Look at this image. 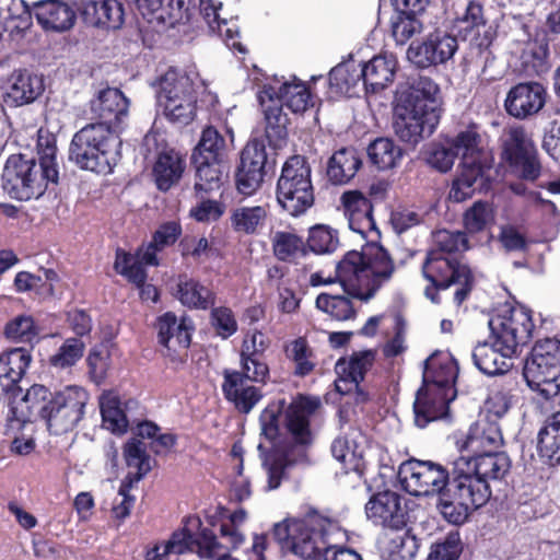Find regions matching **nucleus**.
Here are the masks:
<instances>
[{
	"instance_id": "f257e3e1",
	"label": "nucleus",
	"mask_w": 560,
	"mask_h": 560,
	"mask_svg": "<svg viewBox=\"0 0 560 560\" xmlns=\"http://www.w3.org/2000/svg\"><path fill=\"white\" fill-rule=\"evenodd\" d=\"M319 407V398L300 395L288 406L284 399H279L270 402L261 411L259 416L261 435L273 443L280 436L284 412L283 428L294 444L293 448L285 450L273 445L267 448L262 443L258 444L261 467L267 476L266 490L278 489L282 481L289 478L293 466L308 462L306 447L313 443L310 419Z\"/></svg>"
},
{
	"instance_id": "f03ea898",
	"label": "nucleus",
	"mask_w": 560,
	"mask_h": 560,
	"mask_svg": "<svg viewBox=\"0 0 560 560\" xmlns=\"http://www.w3.org/2000/svg\"><path fill=\"white\" fill-rule=\"evenodd\" d=\"M89 398L81 386L68 385L50 392L44 385L34 384L18 405H11V418L22 424L44 420L50 433L60 435L73 430L83 419Z\"/></svg>"
},
{
	"instance_id": "7ed1b4c3",
	"label": "nucleus",
	"mask_w": 560,
	"mask_h": 560,
	"mask_svg": "<svg viewBox=\"0 0 560 560\" xmlns=\"http://www.w3.org/2000/svg\"><path fill=\"white\" fill-rule=\"evenodd\" d=\"M440 118V88L431 78H411L397 90L393 129L400 141L416 147L434 132Z\"/></svg>"
},
{
	"instance_id": "20e7f679",
	"label": "nucleus",
	"mask_w": 560,
	"mask_h": 560,
	"mask_svg": "<svg viewBox=\"0 0 560 560\" xmlns=\"http://www.w3.org/2000/svg\"><path fill=\"white\" fill-rule=\"evenodd\" d=\"M396 271L388 250L376 241L366 242L361 252L349 250L336 265L343 292L361 302H369L387 284Z\"/></svg>"
},
{
	"instance_id": "39448f33",
	"label": "nucleus",
	"mask_w": 560,
	"mask_h": 560,
	"mask_svg": "<svg viewBox=\"0 0 560 560\" xmlns=\"http://www.w3.org/2000/svg\"><path fill=\"white\" fill-rule=\"evenodd\" d=\"M55 141H38V161L24 154H12L5 162L2 183L4 190L18 200L39 198L49 183H58Z\"/></svg>"
},
{
	"instance_id": "423d86ee",
	"label": "nucleus",
	"mask_w": 560,
	"mask_h": 560,
	"mask_svg": "<svg viewBox=\"0 0 560 560\" xmlns=\"http://www.w3.org/2000/svg\"><path fill=\"white\" fill-rule=\"evenodd\" d=\"M491 487L482 477H477L460 456L450 464V480L442 492V503H436L442 516L451 524H464L471 512L483 506L491 498Z\"/></svg>"
},
{
	"instance_id": "0eeeda50",
	"label": "nucleus",
	"mask_w": 560,
	"mask_h": 560,
	"mask_svg": "<svg viewBox=\"0 0 560 560\" xmlns=\"http://www.w3.org/2000/svg\"><path fill=\"white\" fill-rule=\"evenodd\" d=\"M332 526L329 518L316 511L301 518H285L272 527V537L283 552L303 560H318L329 549L327 536Z\"/></svg>"
},
{
	"instance_id": "6e6552de",
	"label": "nucleus",
	"mask_w": 560,
	"mask_h": 560,
	"mask_svg": "<svg viewBox=\"0 0 560 560\" xmlns=\"http://www.w3.org/2000/svg\"><path fill=\"white\" fill-rule=\"evenodd\" d=\"M118 133L103 125L88 124L78 130L69 147V160L78 167L109 174L120 158Z\"/></svg>"
},
{
	"instance_id": "1a4fd4ad",
	"label": "nucleus",
	"mask_w": 560,
	"mask_h": 560,
	"mask_svg": "<svg viewBox=\"0 0 560 560\" xmlns=\"http://www.w3.org/2000/svg\"><path fill=\"white\" fill-rule=\"evenodd\" d=\"M311 166L301 155L289 158L277 183L279 206L292 217L304 214L314 203Z\"/></svg>"
},
{
	"instance_id": "9d476101",
	"label": "nucleus",
	"mask_w": 560,
	"mask_h": 560,
	"mask_svg": "<svg viewBox=\"0 0 560 560\" xmlns=\"http://www.w3.org/2000/svg\"><path fill=\"white\" fill-rule=\"evenodd\" d=\"M523 375L528 387L544 399L556 398V382L560 377V339L546 338L537 341L526 359Z\"/></svg>"
},
{
	"instance_id": "9b49d317",
	"label": "nucleus",
	"mask_w": 560,
	"mask_h": 560,
	"mask_svg": "<svg viewBox=\"0 0 560 560\" xmlns=\"http://www.w3.org/2000/svg\"><path fill=\"white\" fill-rule=\"evenodd\" d=\"M161 546L178 557L186 551H196L200 558L231 560L230 548L220 542L210 528L202 527L198 516L187 517L184 527Z\"/></svg>"
},
{
	"instance_id": "f8f14e48",
	"label": "nucleus",
	"mask_w": 560,
	"mask_h": 560,
	"mask_svg": "<svg viewBox=\"0 0 560 560\" xmlns=\"http://www.w3.org/2000/svg\"><path fill=\"white\" fill-rule=\"evenodd\" d=\"M422 277L436 288H450L457 284L454 302L460 305L472 290L474 277L470 269L456 259L440 252H428L421 265Z\"/></svg>"
},
{
	"instance_id": "ddd939ff",
	"label": "nucleus",
	"mask_w": 560,
	"mask_h": 560,
	"mask_svg": "<svg viewBox=\"0 0 560 560\" xmlns=\"http://www.w3.org/2000/svg\"><path fill=\"white\" fill-rule=\"evenodd\" d=\"M402 488L415 497L438 495L442 503V492L446 491L450 480V467L431 460L409 459L398 469Z\"/></svg>"
},
{
	"instance_id": "4468645a",
	"label": "nucleus",
	"mask_w": 560,
	"mask_h": 560,
	"mask_svg": "<svg viewBox=\"0 0 560 560\" xmlns=\"http://www.w3.org/2000/svg\"><path fill=\"white\" fill-rule=\"evenodd\" d=\"M534 327L529 311L523 307L512 308L508 314L495 315L489 319L495 345L511 355H515L518 348L528 343Z\"/></svg>"
},
{
	"instance_id": "2eb2a0df",
	"label": "nucleus",
	"mask_w": 560,
	"mask_h": 560,
	"mask_svg": "<svg viewBox=\"0 0 560 560\" xmlns=\"http://www.w3.org/2000/svg\"><path fill=\"white\" fill-rule=\"evenodd\" d=\"M503 154L523 179L534 182L540 176L538 151L524 127L513 126L505 130Z\"/></svg>"
},
{
	"instance_id": "dca6fc26",
	"label": "nucleus",
	"mask_w": 560,
	"mask_h": 560,
	"mask_svg": "<svg viewBox=\"0 0 560 560\" xmlns=\"http://www.w3.org/2000/svg\"><path fill=\"white\" fill-rule=\"evenodd\" d=\"M124 457L129 468H136V472L129 471L122 479L118 494L122 498L121 502L113 506L115 518L124 521L129 516L135 503V498L130 495V489L139 482L152 469L151 457L145 453L144 445L137 439L128 441L124 446Z\"/></svg>"
},
{
	"instance_id": "f3484780",
	"label": "nucleus",
	"mask_w": 560,
	"mask_h": 560,
	"mask_svg": "<svg viewBox=\"0 0 560 560\" xmlns=\"http://www.w3.org/2000/svg\"><path fill=\"white\" fill-rule=\"evenodd\" d=\"M268 164L264 141L250 140L242 151L241 163L235 174L237 190L245 196L253 195L261 186Z\"/></svg>"
},
{
	"instance_id": "a211bd4d",
	"label": "nucleus",
	"mask_w": 560,
	"mask_h": 560,
	"mask_svg": "<svg viewBox=\"0 0 560 560\" xmlns=\"http://www.w3.org/2000/svg\"><path fill=\"white\" fill-rule=\"evenodd\" d=\"M458 49L457 38L443 31L429 34L424 40L412 43L407 50V58L417 68L427 69L445 63Z\"/></svg>"
},
{
	"instance_id": "6ab92c4d",
	"label": "nucleus",
	"mask_w": 560,
	"mask_h": 560,
	"mask_svg": "<svg viewBox=\"0 0 560 560\" xmlns=\"http://www.w3.org/2000/svg\"><path fill=\"white\" fill-rule=\"evenodd\" d=\"M90 112L95 125L109 127L118 133L129 116V100L117 88H103L90 101Z\"/></svg>"
},
{
	"instance_id": "aec40b11",
	"label": "nucleus",
	"mask_w": 560,
	"mask_h": 560,
	"mask_svg": "<svg viewBox=\"0 0 560 560\" xmlns=\"http://www.w3.org/2000/svg\"><path fill=\"white\" fill-rule=\"evenodd\" d=\"M365 514L373 524L390 529H401L407 524L406 499L385 490L373 494L365 504Z\"/></svg>"
},
{
	"instance_id": "412c9836",
	"label": "nucleus",
	"mask_w": 560,
	"mask_h": 560,
	"mask_svg": "<svg viewBox=\"0 0 560 560\" xmlns=\"http://www.w3.org/2000/svg\"><path fill=\"white\" fill-rule=\"evenodd\" d=\"M158 334V342L163 347V354L171 360L185 351L191 342V334L195 330L192 320L183 316L178 318L173 312H166L156 318L154 324Z\"/></svg>"
},
{
	"instance_id": "4be33fe9",
	"label": "nucleus",
	"mask_w": 560,
	"mask_h": 560,
	"mask_svg": "<svg viewBox=\"0 0 560 560\" xmlns=\"http://www.w3.org/2000/svg\"><path fill=\"white\" fill-rule=\"evenodd\" d=\"M257 97L264 115L265 137L271 148L280 149L287 144L289 125L281 98H277L272 85H265Z\"/></svg>"
},
{
	"instance_id": "5701e85b",
	"label": "nucleus",
	"mask_w": 560,
	"mask_h": 560,
	"mask_svg": "<svg viewBox=\"0 0 560 560\" xmlns=\"http://www.w3.org/2000/svg\"><path fill=\"white\" fill-rule=\"evenodd\" d=\"M394 14L390 18L392 35L398 45L406 44L413 35L422 32V15L430 0H392Z\"/></svg>"
},
{
	"instance_id": "b1692460",
	"label": "nucleus",
	"mask_w": 560,
	"mask_h": 560,
	"mask_svg": "<svg viewBox=\"0 0 560 560\" xmlns=\"http://www.w3.org/2000/svg\"><path fill=\"white\" fill-rule=\"evenodd\" d=\"M221 384L222 394L240 413L248 415L262 399L264 393L260 387L250 383L238 370L224 369Z\"/></svg>"
},
{
	"instance_id": "393cba45",
	"label": "nucleus",
	"mask_w": 560,
	"mask_h": 560,
	"mask_svg": "<svg viewBox=\"0 0 560 560\" xmlns=\"http://www.w3.org/2000/svg\"><path fill=\"white\" fill-rule=\"evenodd\" d=\"M546 89L538 82L518 83L511 88L504 101L506 113L517 119L538 114L545 106Z\"/></svg>"
},
{
	"instance_id": "a878e982",
	"label": "nucleus",
	"mask_w": 560,
	"mask_h": 560,
	"mask_svg": "<svg viewBox=\"0 0 560 560\" xmlns=\"http://www.w3.org/2000/svg\"><path fill=\"white\" fill-rule=\"evenodd\" d=\"M457 373L458 368L455 360L448 353L438 351L424 361L422 386L455 397L454 384Z\"/></svg>"
},
{
	"instance_id": "bb28decb",
	"label": "nucleus",
	"mask_w": 560,
	"mask_h": 560,
	"mask_svg": "<svg viewBox=\"0 0 560 560\" xmlns=\"http://www.w3.org/2000/svg\"><path fill=\"white\" fill-rule=\"evenodd\" d=\"M375 361V351L363 350L353 352L349 359L340 358L335 364L338 378L335 388L341 395H348L360 384Z\"/></svg>"
},
{
	"instance_id": "cd10ccee",
	"label": "nucleus",
	"mask_w": 560,
	"mask_h": 560,
	"mask_svg": "<svg viewBox=\"0 0 560 560\" xmlns=\"http://www.w3.org/2000/svg\"><path fill=\"white\" fill-rule=\"evenodd\" d=\"M341 201L350 230L362 237H366L368 233L380 235L373 219V206L369 198L362 192L353 190L343 192Z\"/></svg>"
},
{
	"instance_id": "c85d7f7f",
	"label": "nucleus",
	"mask_w": 560,
	"mask_h": 560,
	"mask_svg": "<svg viewBox=\"0 0 560 560\" xmlns=\"http://www.w3.org/2000/svg\"><path fill=\"white\" fill-rule=\"evenodd\" d=\"M44 92L42 77L26 70L14 71L7 84L3 103L8 107H20L35 102Z\"/></svg>"
},
{
	"instance_id": "c756f323",
	"label": "nucleus",
	"mask_w": 560,
	"mask_h": 560,
	"mask_svg": "<svg viewBox=\"0 0 560 560\" xmlns=\"http://www.w3.org/2000/svg\"><path fill=\"white\" fill-rule=\"evenodd\" d=\"M79 9L94 26L118 30L125 21L124 7L118 0H79Z\"/></svg>"
},
{
	"instance_id": "7c9ffc66",
	"label": "nucleus",
	"mask_w": 560,
	"mask_h": 560,
	"mask_svg": "<svg viewBox=\"0 0 560 560\" xmlns=\"http://www.w3.org/2000/svg\"><path fill=\"white\" fill-rule=\"evenodd\" d=\"M454 398L452 395L431 390L425 386L419 388L413 404L416 425L425 428L430 422L446 417L448 404Z\"/></svg>"
},
{
	"instance_id": "2f4dec72",
	"label": "nucleus",
	"mask_w": 560,
	"mask_h": 560,
	"mask_svg": "<svg viewBox=\"0 0 560 560\" xmlns=\"http://www.w3.org/2000/svg\"><path fill=\"white\" fill-rule=\"evenodd\" d=\"M397 69V60L393 55L374 56L368 62L360 63L362 85L368 93H377L386 89L393 81Z\"/></svg>"
},
{
	"instance_id": "473e14b6",
	"label": "nucleus",
	"mask_w": 560,
	"mask_h": 560,
	"mask_svg": "<svg viewBox=\"0 0 560 560\" xmlns=\"http://www.w3.org/2000/svg\"><path fill=\"white\" fill-rule=\"evenodd\" d=\"M454 28L462 39L495 36V27L486 15L483 5L477 0H470L464 13L456 19Z\"/></svg>"
},
{
	"instance_id": "72a5a7b5",
	"label": "nucleus",
	"mask_w": 560,
	"mask_h": 560,
	"mask_svg": "<svg viewBox=\"0 0 560 560\" xmlns=\"http://www.w3.org/2000/svg\"><path fill=\"white\" fill-rule=\"evenodd\" d=\"M175 298L190 310L206 311L215 304V293L199 280L179 275L176 282Z\"/></svg>"
},
{
	"instance_id": "f704fd0d",
	"label": "nucleus",
	"mask_w": 560,
	"mask_h": 560,
	"mask_svg": "<svg viewBox=\"0 0 560 560\" xmlns=\"http://www.w3.org/2000/svg\"><path fill=\"white\" fill-rule=\"evenodd\" d=\"M502 443L503 438L498 422L486 417L470 427L464 448L470 454L482 453L498 451Z\"/></svg>"
},
{
	"instance_id": "c9c22d12",
	"label": "nucleus",
	"mask_w": 560,
	"mask_h": 560,
	"mask_svg": "<svg viewBox=\"0 0 560 560\" xmlns=\"http://www.w3.org/2000/svg\"><path fill=\"white\" fill-rule=\"evenodd\" d=\"M34 5L35 16L38 23L47 31H67L75 21L74 11L66 2L59 0H43L36 2Z\"/></svg>"
},
{
	"instance_id": "e433bc0d",
	"label": "nucleus",
	"mask_w": 560,
	"mask_h": 560,
	"mask_svg": "<svg viewBox=\"0 0 560 560\" xmlns=\"http://www.w3.org/2000/svg\"><path fill=\"white\" fill-rule=\"evenodd\" d=\"M471 471L477 477H482L487 483L491 480H501L511 468V460L506 453L500 451H487L472 453L466 457Z\"/></svg>"
},
{
	"instance_id": "4c0bfd02",
	"label": "nucleus",
	"mask_w": 560,
	"mask_h": 560,
	"mask_svg": "<svg viewBox=\"0 0 560 560\" xmlns=\"http://www.w3.org/2000/svg\"><path fill=\"white\" fill-rule=\"evenodd\" d=\"M537 452L544 463H560V410L548 416L537 434Z\"/></svg>"
},
{
	"instance_id": "58836bf2",
	"label": "nucleus",
	"mask_w": 560,
	"mask_h": 560,
	"mask_svg": "<svg viewBox=\"0 0 560 560\" xmlns=\"http://www.w3.org/2000/svg\"><path fill=\"white\" fill-rule=\"evenodd\" d=\"M471 357L477 369L486 375L504 374L512 366L510 361L513 355L501 351V347L495 342L492 345L487 341L478 343Z\"/></svg>"
},
{
	"instance_id": "ea45409f",
	"label": "nucleus",
	"mask_w": 560,
	"mask_h": 560,
	"mask_svg": "<svg viewBox=\"0 0 560 560\" xmlns=\"http://www.w3.org/2000/svg\"><path fill=\"white\" fill-rule=\"evenodd\" d=\"M137 406V401L128 400L124 408L118 397L113 395H103L100 398V409L102 416V425L114 434H124L129 427L127 411Z\"/></svg>"
},
{
	"instance_id": "a19ab883",
	"label": "nucleus",
	"mask_w": 560,
	"mask_h": 560,
	"mask_svg": "<svg viewBox=\"0 0 560 560\" xmlns=\"http://www.w3.org/2000/svg\"><path fill=\"white\" fill-rule=\"evenodd\" d=\"M360 166L361 160L355 150L343 148L330 156L326 174L334 185H343L354 177Z\"/></svg>"
},
{
	"instance_id": "79ce46f5",
	"label": "nucleus",
	"mask_w": 560,
	"mask_h": 560,
	"mask_svg": "<svg viewBox=\"0 0 560 560\" xmlns=\"http://www.w3.org/2000/svg\"><path fill=\"white\" fill-rule=\"evenodd\" d=\"M184 172V161L179 153L174 150H166L159 154L153 166V176L158 188L167 191L176 184Z\"/></svg>"
},
{
	"instance_id": "37998d69",
	"label": "nucleus",
	"mask_w": 560,
	"mask_h": 560,
	"mask_svg": "<svg viewBox=\"0 0 560 560\" xmlns=\"http://www.w3.org/2000/svg\"><path fill=\"white\" fill-rule=\"evenodd\" d=\"M196 170L195 189L197 192H210L220 189L226 174L225 160L191 161Z\"/></svg>"
},
{
	"instance_id": "c03bdc74",
	"label": "nucleus",
	"mask_w": 560,
	"mask_h": 560,
	"mask_svg": "<svg viewBox=\"0 0 560 560\" xmlns=\"http://www.w3.org/2000/svg\"><path fill=\"white\" fill-rule=\"evenodd\" d=\"M197 95L192 78L186 72L170 69L160 80L158 102L179 96Z\"/></svg>"
},
{
	"instance_id": "a18cd8bd",
	"label": "nucleus",
	"mask_w": 560,
	"mask_h": 560,
	"mask_svg": "<svg viewBox=\"0 0 560 560\" xmlns=\"http://www.w3.org/2000/svg\"><path fill=\"white\" fill-rule=\"evenodd\" d=\"M495 36L467 38L468 48L464 56L465 71L475 70L481 74L486 73L488 66H490L494 56L491 50V45Z\"/></svg>"
},
{
	"instance_id": "49530a36",
	"label": "nucleus",
	"mask_w": 560,
	"mask_h": 560,
	"mask_svg": "<svg viewBox=\"0 0 560 560\" xmlns=\"http://www.w3.org/2000/svg\"><path fill=\"white\" fill-rule=\"evenodd\" d=\"M268 212L264 206H241L233 209L231 226L237 233L252 235L265 225Z\"/></svg>"
},
{
	"instance_id": "de8ad7c7",
	"label": "nucleus",
	"mask_w": 560,
	"mask_h": 560,
	"mask_svg": "<svg viewBox=\"0 0 560 560\" xmlns=\"http://www.w3.org/2000/svg\"><path fill=\"white\" fill-rule=\"evenodd\" d=\"M370 162L380 171L397 166L402 158V150L389 138H377L368 147Z\"/></svg>"
},
{
	"instance_id": "09e8293b",
	"label": "nucleus",
	"mask_w": 560,
	"mask_h": 560,
	"mask_svg": "<svg viewBox=\"0 0 560 560\" xmlns=\"http://www.w3.org/2000/svg\"><path fill=\"white\" fill-rule=\"evenodd\" d=\"M226 144L223 136L212 126L205 128L192 151L191 161L225 160Z\"/></svg>"
},
{
	"instance_id": "8fccbe9b",
	"label": "nucleus",
	"mask_w": 560,
	"mask_h": 560,
	"mask_svg": "<svg viewBox=\"0 0 560 560\" xmlns=\"http://www.w3.org/2000/svg\"><path fill=\"white\" fill-rule=\"evenodd\" d=\"M360 72V63L354 61L337 65L329 72L330 89L337 94H354L353 90L362 83Z\"/></svg>"
},
{
	"instance_id": "3c124183",
	"label": "nucleus",
	"mask_w": 560,
	"mask_h": 560,
	"mask_svg": "<svg viewBox=\"0 0 560 560\" xmlns=\"http://www.w3.org/2000/svg\"><path fill=\"white\" fill-rule=\"evenodd\" d=\"M164 116L172 124L186 126L191 122L197 110V95L179 96L171 100L159 101Z\"/></svg>"
},
{
	"instance_id": "603ef678",
	"label": "nucleus",
	"mask_w": 560,
	"mask_h": 560,
	"mask_svg": "<svg viewBox=\"0 0 560 560\" xmlns=\"http://www.w3.org/2000/svg\"><path fill=\"white\" fill-rule=\"evenodd\" d=\"M285 357L294 364L293 374L304 377L316 366L315 355L307 340L299 337L284 347Z\"/></svg>"
},
{
	"instance_id": "864d4df0",
	"label": "nucleus",
	"mask_w": 560,
	"mask_h": 560,
	"mask_svg": "<svg viewBox=\"0 0 560 560\" xmlns=\"http://www.w3.org/2000/svg\"><path fill=\"white\" fill-rule=\"evenodd\" d=\"M273 255L281 261H290L306 254V245L301 236L293 232L277 231L271 236Z\"/></svg>"
},
{
	"instance_id": "5fc2aeb1",
	"label": "nucleus",
	"mask_w": 560,
	"mask_h": 560,
	"mask_svg": "<svg viewBox=\"0 0 560 560\" xmlns=\"http://www.w3.org/2000/svg\"><path fill=\"white\" fill-rule=\"evenodd\" d=\"M347 295L320 293L316 299V307L337 320H350L355 318L357 311Z\"/></svg>"
},
{
	"instance_id": "6e6d98bb",
	"label": "nucleus",
	"mask_w": 560,
	"mask_h": 560,
	"mask_svg": "<svg viewBox=\"0 0 560 560\" xmlns=\"http://www.w3.org/2000/svg\"><path fill=\"white\" fill-rule=\"evenodd\" d=\"M222 9V2L218 0H200V12L213 32H218L221 36H225L226 40H232L229 43L231 47L237 49L241 52H245V48L241 43L234 40V34L237 32H233L232 28L226 27L223 30V26H226V20L220 18L219 11Z\"/></svg>"
},
{
	"instance_id": "4d7b16f0",
	"label": "nucleus",
	"mask_w": 560,
	"mask_h": 560,
	"mask_svg": "<svg viewBox=\"0 0 560 560\" xmlns=\"http://www.w3.org/2000/svg\"><path fill=\"white\" fill-rule=\"evenodd\" d=\"M277 90V98H281L282 107L287 106L293 113H303L312 104V97L306 85L299 82H284Z\"/></svg>"
},
{
	"instance_id": "13d9d810",
	"label": "nucleus",
	"mask_w": 560,
	"mask_h": 560,
	"mask_svg": "<svg viewBox=\"0 0 560 560\" xmlns=\"http://www.w3.org/2000/svg\"><path fill=\"white\" fill-rule=\"evenodd\" d=\"M84 342L79 338H67L57 351L50 355L49 364L57 370H68L74 366L83 357Z\"/></svg>"
},
{
	"instance_id": "bf43d9fd",
	"label": "nucleus",
	"mask_w": 560,
	"mask_h": 560,
	"mask_svg": "<svg viewBox=\"0 0 560 560\" xmlns=\"http://www.w3.org/2000/svg\"><path fill=\"white\" fill-rule=\"evenodd\" d=\"M32 355L25 348H13L0 353V375L11 377H23Z\"/></svg>"
},
{
	"instance_id": "052dcab7",
	"label": "nucleus",
	"mask_w": 560,
	"mask_h": 560,
	"mask_svg": "<svg viewBox=\"0 0 560 560\" xmlns=\"http://www.w3.org/2000/svg\"><path fill=\"white\" fill-rule=\"evenodd\" d=\"M305 245L315 254H329L337 249V232L327 225L318 224L310 229Z\"/></svg>"
},
{
	"instance_id": "680f3d73",
	"label": "nucleus",
	"mask_w": 560,
	"mask_h": 560,
	"mask_svg": "<svg viewBox=\"0 0 560 560\" xmlns=\"http://www.w3.org/2000/svg\"><path fill=\"white\" fill-rule=\"evenodd\" d=\"M7 25L10 35L22 34L32 25V13L24 0H8Z\"/></svg>"
},
{
	"instance_id": "e2e57ef3",
	"label": "nucleus",
	"mask_w": 560,
	"mask_h": 560,
	"mask_svg": "<svg viewBox=\"0 0 560 560\" xmlns=\"http://www.w3.org/2000/svg\"><path fill=\"white\" fill-rule=\"evenodd\" d=\"M332 456L347 469H357L362 458V451L348 435L337 436L331 444Z\"/></svg>"
},
{
	"instance_id": "0e129e2a",
	"label": "nucleus",
	"mask_w": 560,
	"mask_h": 560,
	"mask_svg": "<svg viewBox=\"0 0 560 560\" xmlns=\"http://www.w3.org/2000/svg\"><path fill=\"white\" fill-rule=\"evenodd\" d=\"M463 545L458 532H450L444 538L431 545L427 560H456Z\"/></svg>"
},
{
	"instance_id": "69168bd1",
	"label": "nucleus",
	"mask_w": 560,
	"mask_h": 560,
	"mask_svg": "<svg viewBox=\"0 0 560 560\" xmlns=\"http://www.w3.org/2000/svg\"><path fill=\"white\" fill-rule=\"evenodd\" d=\"M435 248L430 252H440L444 256L468 249V238L465 232L440 230L433 235Z\"/></svg>"
},
{
	"instance_id": "338daca9",
	"label": "nucleus",
	"mask_w": 560,
	"mask_h": 560,
	"mask_svg": "<svg viewBox=\"0 0 560 560\" xmlns=\"http://www.w3.org/2000/svg\"><path fill=\"white\" fill-rule=\"evenodd\" d=\"M457 152L447 141L446 143H433L427 151V163L441 173L452 168L457 158Z\"/></svg>"
},
{
	"instance_id": "774afa93",
	"label": "nucleus",
	"mask_w": 560,
	"mask_h": 560,
	"mask_svg": "<svg viewBox=\"0 0 560 560\" xmlns=\"http://www.w3.org/2000/svg\"><path fill=\"white\" fill-rule=\"evenodd\" d=\"M210 324L217 336L228 339L237 331V322L234 313L226 306L210 307Z\"/></svg>"
}]
</instances>
